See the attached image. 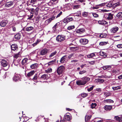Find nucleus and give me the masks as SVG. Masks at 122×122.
I'll return each instance as SVG.
<instances>
[{
    "mask_svg": "<svg viewBox=\"0 0 122 122\" xmlns=\"http://www.w3.org/2000/svg\"><path fill=\"white\" fill-rule=\"evenodd\" d=\"M31 14L30 17L28 18L30 19H32V17L33 16V14L31 13Z\"/></svg>",
    "mask_w": 122,
    "mask_h": 122,
    "instance_id": "62",
    "label": "nucleus"
},
{
    "mask_svg": "<svg viewBox=\"0 0 122 122\" xmlns=\"http://www.w3.org/2000/svg\"><path fill=\"white\" fill-rule=\"evenodd\" d=\"M88 95L86 93H83L81 94V96L83 97H85L87 96Z\"/></svg>",
    "mask_w": 122,
    "mask_h": 122,
    "instance_id": "48",
    "label": "nucleus"
},
{
    "mask_svg": "<svg viewBox=\"0 0 122 122\" xmlns=\"http://www.w3.org/2000/svg\"><path fill=\"white\" fill-rule=\"evenodd\" d=\"M92 15L93 16L95 17H98V15L96 13H93Z\"/></svg>",
    "mask_w": 122,
    "mask_h": 122,
    "instance_id": "53",
    "label": "nucleus"
},
{
    "mask_svg": "<svg viewBox=\"0 0 122 122\" xmlns=\"http://www.w3.org/2000/svg\"><path fill=\"white\" fill-rule=\"evenodd\" d=\"M39 42V41L37 40V41L35 43H34L33 44H32V45L33 46H36L37 45V44Z\"/></svg>",
    "mask_w": 122,
    "mask_h": 122,
    "instance_id": "54",
    "label": "nucleus"
},
{
    "mask_svg": "<svg viewBox=\"0 0 122 122\" xmlns=\"http://www.w3.org/2000/svg\"><path fill=\"white\" fill-rule=\"evenodd\" d=\"M37 0H31L30 3L31 4H34L35 2L37 1Z\"/></svg>",
    "mask_w": 122,
    "mask_h": 122,
    "instance_id": "57",
    "label": "nucleus"
},
{
    "mask_svg": "<svg viewBox=\"0 0 122 122\" xmlns=\"http://www.w3.org/2000/svg\"><path fill=\"white\" fill-rule=\"evenodd\" d=\"M88 62L89 64L91 65H93L94 64L95 61H89Z\"/></svg>",
    "mask_w": 122,
    "mask_h": 122,
    "instance_id": "59",
    "label": "nucleus"
},
{
    "mask_svg": "<svg viewBox=\"0 0 122 122\" xmlns=\"http://www.w3.org/2000/svg\"><path fill=\"white\" fill-rule=\"evenodd\" d=\"M120 5V3L119 2H118L115 4H113V7H116L119 6Z\"/></svg>",
    "mask_w": 122,
    "mask_h": 122,
    "instance_id": "45",
    "label": "nucleus"
},
{
    "mask_svg": "<svg viewBox=\"0 0 122 122\" xmlns=\"http://www.w3.org/2000/svg\"><path fill=\"white\" fill-rule=\"evenodd\" d=\"M64 70L65 67L64 66H60L57 69V73L59 75H60L64 72Z\"/></svg>",
    "mask_w": 122,
    "mask_h": 122,
    "instance_id": "4",
    "label": "nucleus"
},
{
    "mask_svg": "<svg viewBox=\"0 0 122 122\" xmlns=\"http://www.w3.org/2000/svg\"><path fill=\"white\" fill-rule=\"evenodd\" d=\"M70 49L71 51H74L78 50V48L77 47H70Z\"/></svg>",
    "mask_w": 122,
    "mask_h": 122,
    "instance_id": "39",
    "label": "nucleus"
},
{
    "mask_svg": "<svg viewBox=\"0 0 122 122\" xmlns=\"http://www.w3.org/2000/svg\"><path fill=\"white\" fill-rule=\"evenodd\" d=\"M66 39V36L63 35H59L56 37V40L58 42H61L64 41Z\"/></svg>",
    "mask_w": 122,
    "mask_h": 122,
    "instance_id": "3",
    "label": "nucleus"
},
{
    "mask_svg": "<svg viewBox=\"0 0 122 122\" xmlns=\"http://www.w3.org/2000/svg\"><path fill=\"white\" fill-rule=\"evenodd\" d=\"M76 56L75 54L74 53H71L68 56V58L69 59L71 58L72 59H74L76 58Z\"/></svg>",
    "mask_w": 122,
    "mask_h": 122,
    "instance_id": "18",
    "label": "nucleus"
},
{
    "mask_svg": "<svg viewBox=\"0 0 122 122\" xmlns=\"http://www.w3.org/2000/svg\"><path fill=\"white\" fill-rule=\"evenodd\" d=\"M91 116L88 115H86L85 117V120L86 121H88L89 120V119L91 118Z\"/></svg>",
    "mask_w": 122,
    "mask_h": 122,
    "instance_id": "34",
    "label": "nucleus"
},
{
    "mask_svg": "<svg viewBox=\"0 0 122 122\" xmlns=\"http://www.w3.org/2000/svg\"><path fill=\"white\" fill-rule=\"evenodd\" d=\"M20 76L19 75H16L14 76L13 78V80L15 81H16L20 79Z\"/></svg>",
    "mask_w": 122,
    "mask_h": 122,
    "instance_id": "20",
    "label": "nucleus"
},
{
    "mask_svg": "<svg viewBox=\"0 0 122 122\" xmlns=\"http://www.w3.org/2000/svg\"><path fill=\"white\" fill-rule=\"evenodd\" d=\"M11 47V50L13 51H15L17 49L16 44H15L12 45Z\"/></svg>",
    "mask_w": 122,
    "mask_h": 122,
    "instance_id": "19",
    "label": "nucleus"
},
{
    "mask_svg": "<svg viewBox=\"0 0 122 122\" xmlns=\"http://www.w3.org/2000/svg\"><path fill=\"white\" fill-rule=\"evenodd\" d=\"M57 52L56 51H54L51 53L49 56H47L46 59H52L53 57L55 56L57 53Z\"/></svg>",
    "mask_w": 122,
    "mask_h": 122,
    "instance_id": "9",
    "label": "nucleus"
},
{
    "mask_svg": "<svg viewBox=\"0 0 122 122\" xmlns=\"http://www.w3.org/2000/svg\"><path fill=\"white\" fill-rule=\"evenodd\" d=\"M117 47L119 48H122V44H119L117 45Z\"/></svg>",
    "mask_w": 122,
    "mask_h": 122,
    "instance_id": "58",
    "label": "nucleus"
},
{
    "mask_svg": "<svg viewBox=\"0 0 122 122\" xmlns=\"http://www.w3.org/2000/svg\"><path fill=\"white\" fill-rule=\"evenodd\" d=\"M79 41L81 44L85 45L88 43V40L86 39H81L79 40Z\"/></svg>",
    "mask_w": 122,
    "mask_h": 122,
    "instance_id": "8",
    "label": "nucleus"
},
{
    "mask_svg": "<svg viewBox=\"0 0 122 122\" xmlns=\"http://www.w3.org/2000/svg\"><path fill=\"white\" fill-rule=\"evenodd\" d=\"M64 119L65 120L69 121L71 119V117L70 115H64Z\"/></svg>",
    "mask_w": 122,
    "mask_h": 122,
    "instance_id": "17",
    "label": "nucleus"
},
{
    "mask_svg": "<svg viewBox=\"0 0 122 122\" xmlns=\"http://www.w3.org/2000/svg\"><path fill=\"white\" fill-rule=\"evenodd\" d=\"M73 20L72 17H68L65 18L63 20V22L65 23L72 21Z\"/></svg>",
    "mask_w": 122,
    "mask_h": 122,
    "instance_id": "12",
    "label": "nucleus"
},
{
    "mask_svg": "<svg viewBox=\"0 0 122 122\" xmlns=\"http://www.w3.org/2000/svg\"><path fill=\"white\" fill-rule=\"evenodd\" d=\"M104 16L108 20H111L113 18V14L111 13L105 14L104 15Z\"/></svg>",
    "mask_w": 122,
    "mask_h": 122,
    "instance_id": "6",
    "label": "nucleus"
},
{
    "mask_svg": "<svg viewBox=\"0 0 122 122\" xmlns=\"http://www.w3.org/2000/svg\"><path fill=\"white\" fill-rule=\"evenodd\" d=\"M118 28L117 26H115L112 28L110 30L112 33H114L116 32L118 29Z\"/></svg>",
    "mask_w": 122,
    "mask_h": 122,
    "instance_id": "13",
    "label": "nucleus"
},
{
    "mask_svg": "<svg viewBox=\"0 0 122 122\" xmlns=\"http://www.w3.org/2000/svg\"><path fill=\"white\" fill-rule=\"evenodd\" d=\"M104 81L103 79L98 78L97 79H96L95 80V81L96 82L99 83H102L104 82Z\"/></svg>",
    "mask_w": 122,
    "mask_h": 122,
    "instance_id": "21",
    "label": "nucleus"
},
{
    "mask_svg": "<svg viewBox=\"0 0 122 122\" xmlns=\"http://www.w3.org/2000/svg\"><path fill=\"white\" fill-rule=\"evenodd\" d=\"M75 28L74 25L70 26H68L67 28V29L69 30H71L74 29Z\"/></svg>",
    "mask_w": 122,
    "mask_h": 122,
    "instance_id": "42",
    "label": "nucleus"
},
{
    "mask_svg": "<svg viewBox=\"0 0 122 122\" xmlns=\"http://www.w3.org/2000/svg\"><path fill=\"white\" fill-rule=\"evenodd\" d=\"M85 1V0H78L77 1V2H80L81 3H82Z\"/></svg>",
    "mask_w": 122,
    "mask_h": 122,
    "instance_id": "64",
    "label": "nucleus"
},
{
    "mask_svg": "<svg viewBox=\"0 0 122 122\" xmlns=\"http://www.w3.org/2000/svg\"><path fill=\"white\" fill-rule=\"evenodd\" d=\"M86 72V71L85 70H83L80 71L79 72V73L80 74L82 75Z\"/></svg>",
    "mask_w": 122,
    "mask_h": 122,
    "instance_id": "47",
    "label": "nucleus"
},
{
    "mask_svg": "<svg viewBox=\"0 0 122 122\" xmlns=\"http://www.w3.org/2000/svg\"><path fill=\"white\" fill-rule=\"evenodd\" d=\"M52 71V69L51 68H49L46 70V71L48 73L51 72Z\"/></svg>",
    "mask_w": 122,
    "mask_h": 122,
    "instance_id": "51",
    "label": "nucleus"
},
{
    "mask_svg": "<svg viewBox=\"0 0 122 122\" xmlns=\"http://www.w3.org/2000/svg\"><path fill=\"white\" fill-rule=\"evenodd\" d=\"M60 25V23L58 22L53 27V30H54V32H55L56 31V28H58L59 26Z\"/></svg>",
    "mask_w": 122,
    "mask_h": 122,
    "instance_id": "23",
    "label": "nucleus"
},
{
    "mask_svg": "<svg viewBox=\"0 0 122 122\" xmlns=\"http://www.w3.org/2000/svg\"><path fill=\"white\" fill-rule=\"evenodd\" d=\"M67 56L65 55L63 56L61 59L60 61L61 63H63L67 58Z\"/></svg>",
    "mask_w": 122,
    "mask_h": 122,
    "instance_id": "24",
    "label": "nucleus"
},
{
    "mask_svg": "<svg viewBox=\"0 0 122 122\" xmlns=\"http://www.w3.org/2000/svg\"><path fill=\"white\" fill-rule=\"evenodd\" d=\"M99 54L100 56H102L104 57H105L107 56L106 54L103 51H101L99 52Z\"/></svg>",
    "mask_w": 122,
    "mask_h": 122,
    "instance_id": "29",
    "label": "nucleus"
},
{
    "mask_svg": "<svg viewBox=\"0 0 122 122\" xmlns=\"http://www.w3.org/2000/svg\"><path fill=\"white\" fill-rule=\"evenodd\" d=\"M98 22L99 24L102 25L106 24L107 23L106 21L104 20L99 21Z\"/></svg>",
    "mask_w": 122,
    "mask_h": 122,
    "instance_id": "28",
    "label": "nucleus"
},
{
    "mask_svg": "<svg viewBox=\"0 0 122 122\" xmlns=\"http://www.w3.org/2000/svg\"><path fill=\"white\" fill-rule=\"evenodd\" d=\"M90 78L88 77L85 76L82 78L81 80L77 81L76 84L78 85H84L90 81Z\"/></svg>",
    "mask_w": 122,
    "mask_h": 122,
    "instance_id": "1",
    "label": "nucleus"
},
{
    "mask_svg": "<svg viewBox=\"0 0 122 122\" xmlns=\"http://www.w3.org/2000/svg\"><path fill=\"white\" fill-rule=\"evenodd\" d=\"M8 21L7 20H3L0 23V25L2 27L5 26L7 24Z\"/></svg>",
    "mask_w": 122,
    "mask_h": 122,
    "instance_id": "14",
    "label": "nucleus"
},
{
    "mask_svg": "<svg viewBox=\"0 0 122 122\" xmlns=\"http://www.w3.org/2000/svg\"><path fill=\"white\" fill-rule=\"evenodd\" d=\"M117 16L119 19H121L122 18V12L118 13L116 15Z\"/></svg>",
    "mask_w": 122,
    "mask_h": 122,
    "instance_id": "36",
    "label": "nucleus"
},
{
    "mask_svg": "<svg viewBox=\"0 0 122 122\" xmlns=\"http://www.w3.org/2000/svg\"><path fill=\"white\" fill-rule=\"evenodd\" d=\"M49 50L47 49H44L41 50L40 51V55H44L48 53Z\"/></svg>",
    "mask_w": 122,
    "mask_h": 122,
    "instance_id": "7",
    "label": "nucleus"
},
{
    "mask_svg": "<svg viewBox=\"0 0 122 122\" xmlns=\"http://www.w3.org/2000/svg\"><path fill=\"white\" fill-rule=\"evenodd\" d=\"M38 66V65L37 63H34L32 64L30 66V67L31 69H34L36 68Z\"/></svg>",
    "mask_w": 122,
    "mask_h": 122,
    "instance_id": "25",
    "label": "nucleus"
},
{
    "mask_svg": "<svg viewBox=\"0 0 122 122\" xmlns=\"http://www.w3.org/2000/svg\"><path fill=\"white\" fill-rule=\"evenodd\" d=\"M87 57L89 58H92L94 59H96L97 57L94 53H91L87 55Z\"/></svg>",
    "mask_w": 122,
    "mask_h": 122,
    "instance_id": "15",
    "label": "nucleus"
},
{
    "mask_svg": "<svg viewBox=\"0 0 122 122\" xmlns=\"http://www.w3.org/2000/svg\"><path fill=\"white\" fill-rule=\"evenodd\" d=\"M121 86H113L112 87V89L113 90H116L121 89Z\"/></svg>",
    "mask_w": 122,
    "mask_h": 122,
    "instance_id": "38",
    "label": "nucleus"
},
{
    "mask_svg": "<svg viewBox=\"0 0 122 122\" xmlns=\"http://www.w3.org/2000/svg\"><path fill=\"white\" fill-rule=\"evenodd\" d=\"M1 66L2 67H6L5 69L4 68L5 70L6 71L8 69L9 66H8V63L6 60L2 59L1 61Z\"/></svg>",
    "mask_w": 122,
    "mask_h": 122,
    "instance_id": "2",
    "label": "nucleus"
},
{
    "mask_svg": "<svg viewBox=\"0 0 122 122\" xmlns=\"http://www.w3.org/2000/svg\"><path fill=\"white\" fill-rule=\"evenodd\" d=\"M21 37V35L19 34H17L15 35V38L17 40L20 39Z\"/></svg>",
    "mask_w": 122,
    "mask_h": 122,
    "instance_id": "33",
    "label": "nucleus"
},
{
    "mask_svg": "<svg viewBox=\"0 0 122 122\" xmlns=\"http://www.w3.org/2000/svg\"><path fill=\"white\" fill-rule=\"evenodd\" d=\"M50 76L49 75L47 74H44L41 76V78L43 79H49Z\"/></svg>",
    "mask_w": 122,
    "mask_h": 122,
    "instance_id": "16",
    "label": "nucleus"
},
{
    "mask_svg": "<svg viewBox=\"0 0 122 122\" xmlns=\"http://www.w3.org/2000/svg\"><path fill=\"white\" fill-rule=\"evenodd\" d=\"M37 79V74H36L33 78V81H35Z\"/></svg>",
    "mask_w": 122,
    "mask_h": 122,
    "instance_id": "50",
    "label": "nucleus"
},
{
    "mask_svg": "<svg viewBox=\"0 0 122 122\" xmlns=\"http://www.w3.org/2000/svg\"><path fill=\"white\" fill-rule=\"evenodd\" d=\"M28 59L27 58H25L22 60V65H24L27 62Z\"/></svg>",
    "mask_w": 122,
    "mask_h": 122,
    "instance_id": "35",
    "label": "nucleus"
},
{
    "mask_svg": "<svg viewBox=\"0 0 122 122\" xmlns=\"http://www.w3.org/2000/svg\"><path fill=\"white\" fill-rule=\"evenodd\" d=\"M35 71H32L28 73L27 75V76L28 77H30L34 73Z\"/></svg>",
    "mask_w": 122,
    "mask_h": 122,
    "instance_id": "27",
    "label": "nucleus"
},
{
    "mask_svg": "<svg viewBox=\"0 0 122 122\" xmlns=\"http://www.w3.org/2000/svg\"><path fill=\"white\" fill-rule=\"evenodd\" d=\"M78 61V60H72L71 61V62L73 63L76 62H77Z\"/></svg>",
    "mask_w": 122,
    "mask_h": 122,
    "instance_id": "61",
    "label": "nucleus"
},
{
    "mask_svg": "<svg viewBox=\"0 0 122 122\" xmlns=\"http://www.w3.org/2000/svg\"><path fill=\"white\" fill-rule=\"evenodd\" d=\"M97 105V104L96 103H92L91 105V107L93 109L95 108Z\"/></svg>",
    "mask_w": 122,
    "mask_h": 122,
    "instance_id": "40",
    "label": "nucleus"
},
{
    "mask_svg": "<svg viewBox=\"0 0 122 122\" xmlns=\"http://www.w3.org/2000/svg\"><path fill=\"white\" fill-rule=\"evenodd\" d=\"M62 11H60V13L57 15L56 17V18L59 17L62 14Z\"/></svg>",
    "mask_w": 122,
    "mask_h": 122,
    "instance_id": "52",
    "label": "nucleus"
},
{
    "mask_svg": "<svg viewBox=\"0 0 122 122\" xmlns=\"http://www.w3.org/2000/svg\"><path fill=\"white\" fill-rule=\"evenodd\" d=\"M94 86H92L90 87V88H88L87 89V90L88 92H90L92 91L93 89Z\"/></svg>",
    "mask_w": 122,
    "mask_h": 122,
    "instance_id": "55",
    "label": "nucleus"
},
{
    "mask_svg": "<svg viewBox=\"0 0 122 122\" xmlns=\"http://www.w3.org/2000/svg\"><path fill=\"white\" fill-rule=\"evenodd\" d=\"M104 94L106 97H108L110 95V94L109 93L107 92H104Z\"/></svg>",
    "mask_w": 122,
    "mask_h": 122,
    "instance_id": "49",
    "label": "nucleus"
},
{
    "mask_svg": "<svg viewBox=\"0 0 122 122\" xmlns=\"http://www.w3.org/2000/svg\"><path fill=\"white\" fill-rule=\"evenodd\" d=\"M88 15V13L86 12H84L82 14V15L85 17H87Z\"/></svg>",
    "mask_w": 122,
    "mask_h": 122,
    "instance_id": "43",
    "label": "nucleus"
},
{
    "mask_svg": "<svg viewBox=\"0 0 122 122\" xmlns=\"http://www.w3.org/2000/svg\"><path fill=\"white\" fill-rule=\"evenodd\" d=\"M106 6L107 7H113V3L112 2H110L107 3Z\"/></svg>",
    "mask_w": 122,
    "mask_h": 122,
    "instance_id": "32",
    "label": "nucleus"
},
{
    "mask_svg": "<svg viewBox=\"0 0 122 122\" xmlns=\"http://www.w3.org/2000/svg\"><path fill=\"white\" fill-rule=\"evenodd\" d=\"M14 4L13 1H10L7 2L5 5V6L6 7H9L11 6Z\"/></svg>",
    "mask_w": 122,
    "mask_h": 122,
    "instance_id": "10",
    "label": "nucleus"
},
{
    "mask_svg": "<svg viewBox=\"0 0 122 122\" xmlns=\"http://www.w3.org/2000/svg\"><path fill=\"white\" fill-rule=\"evenodd\" d=\"M80 7V5H74L73 6V8L74 9H77Z\"/></svg>",
    "mask_w": 122,
    "mask_h": 122,
    "instance_id": "44",
    "label": "nucleus"
},
{
    "mask_svg": "<svg viewBox=\"0 0 122 122\" xmlns=\"http://www.w3.org/2000/svg\"><path fill=\"white\" fill-rule=\"evenodd\" d=\"M104 102L110 103H113V101L111 99H108V100H105L104 101Z\"/></svg>",
    "mask_w": 122,
    "mask_h": 122,
    "instance_id": "37",
    "label": "nucleus"
},
{
    "mask_svg": "<svg viewBox=\"0 0 122 122\" xmlns=\"http://www.w3.org/2000/svg\"><path fill=\"white\" fill-rule=\"evenodd\" d=\"M86 64H82L81 65L80 67L81 68H83L84 66H86Z\"/></svg>",
    "mask_w": 122,
    "mask_h": 122,
    "instance_id": "60",
    "label": "nucleus"
},
{
    "mask_svg": "<svg viewBox=\"0 0 122 122\" xmlns=\"http://www.w3.org/2000/svg\"><path fill=\"white\" fill-rule=\"evenodd\" d=\"M121 116L120 117L116 116L114 118L116 120L119 121H120V120H121Z\"/></svg>",
    "mask_w": 122,
    "mask_h": 122,
    "instance_id": "46",
    "label": "nucleus"
},
{
    "mask_svg": "<svg viewBox=\"0 0 122 122\" xmlns=\"http://www.w3.org/2000/svg\"><path fill=\"white\" fill-rule=\"evenodd\" d=\"M55 16L53 15V16L46 20L44 22V25L45 26L48 25L52 20L55 19Z\"/></svg>",
    "mask_w": 122,
    "mask_h": 122,
    "instance_id": "5",
    "label": "nucleus"
},
{
    "mask_svg": "<svg viewBox=\"0 0 122 122\" xmlns=\"http://www.w3.org/2000/svg\"><path fill=\"white\" fill-rule=\"evenodd\" d=\"M12 30L14 31H16V28L14 26H12Z\"/></svg>",
    "mask_w": 122,
    "mask_h": 122,
    "instance_id": "63",
    "label": "nucleus"
},
{
    "mask_svg": "<svg viewBox=\"0 0 122 122\" xmlns=\"http://www.w3.org/2000/svg\"><path fill=\"white\" fill-rule=\"evenodd\" d=\"M107 42H102L99 43V45L101 46H103L107 44Z\"/></svg>",
    "mask_w": 122,
    "mask_h": 122,
    "instance_id": "41",
    "label": "nucleus"
},
{
    "mask_svg": "<svg viewBox=\"0 0 122 122\" xmlns=\"http://www.w3.org/2000/svg\"><path fill=\"white\" fill-rule=\"evenodd\" d=\"M112 108V106L106 105L104 107V109L107 111H110Z\"/></svg>",
    "mask_w": 122,
    "mask_h": 122,
    "instance_id": "22",
    "label": "nucleus"
},
{
    "mask_svg": "<svg viewBox=\"0 0 122 122\" xmlns=\"http://www.w3.org/2000/svg\"><path fill=\"white\" fill-rule=\"evenodd\" d=\"M33 29L34 27L31 26L27 27L25 29L27 31H30L32 30Z\"/></svg>",
    "mask_w": 122,
    "mask_h": 122,
    "instance_id": "26",
    "label": "nucleus"
},
{
    "mask_svg": "<svg viewBox=\"0 0 122 122\" xmlns=\"http://www.w3.org/2000/svg\"><path fill=\"white\" fill-rule=\"evenodd\" d=\"M85 31V30L83 28H81L78 29L76 30V31L77 33L82 34L84 33Z\"/></svg>",
    "mask_w": 122,
    "mask_h": 122,
    "instance_id": "11",
    "label": "nucleus"
},
{
    "mask_svg": "<svg viewBox=\"0 0 122 122\" xmlns=\"http://www.w3.org/2000/svg\"><path fill=\"white\" fill-rule=\"evenodd\" d=\"M111 68V66H103L102 68L104 70H109Z\"/></svg>",
    "mask_w": 122,
    "mask_h": 122,
    "instance_id": "30",
    "label": "nucleus"
},
{
    "mask_svg": "<svg viewBox=\"0 0 122 122\" xmlns=\"http://www.w3.org/2000/svg\"><path fill=\"white\" fill-rule=\"evenodd\" d=\"M19 56V53L15 54L14 57L16 58H17Z\"/></svg>",
    "mask_w": 122,
    "mask_h": 122,
    "instance_id": "56",
    "label": "nucleus"
},
{
    "mask_svg": "<svg viewBox=\"0 0 122 122\" xmlns=\"http://www.w3.org/2000/svg\"><path fill=\"white\" fill-rule=\"evenodd\" d=\"M56 60H54L52 61H50L48 63V65H52L53 64H54L56 63Z\"/></svg>",
    "mask_w": 122,
    "mask_h": 122,
    "instance_id": "31",
    "label": "nucleus"
}]
</instances>
